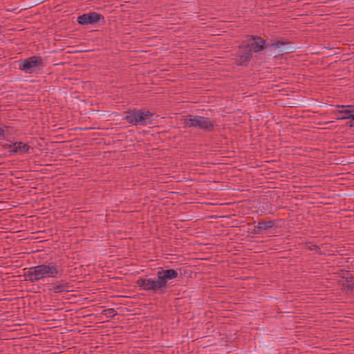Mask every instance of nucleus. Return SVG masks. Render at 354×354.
Masks as SVG:
<instances>
[{"instance_id": "nucleus-1", "label": "nucleus", "mask_w": 354, "mask_h": 354, "mask_svg": "<svg viewBox=\"0 0 354 354\" xmlns=\"http://www.w3.org/2000/svg\"><path fill=\"white\" fill-rule=\"evenodd\" d=\"M59 268L54 264H42L32 267L28 271V277L30 281H37L46 278H55L61 274Z\"/></svg>"}, {"instance_id": "nucleus-2", "label": "nucleus", "mask_w": 354, "mask_h": 354, "mask_svg": "<svg viewBox=\"0 0 354 354\" xmlns=\"http://www.w3.org/2000/svg\"><path fill=\"white\" fill-rule=\"evenodd\" d=\"M264 41L259 37H250L247 42L241 46L243 54L240 55L241 62L248 61L251 57L252 53L259 52L263 49Z\"/></svg>"}, {"instance_id": "nucleus-3", "label": "nucleus", "mask_w": 354, "mask_h": 354, "mask_svg": "<svg viewBox=\"0 0 354 354\" xmlns=\"http://www.w3.org/2000/svg\"><path fill=\"white\" fill-rule=\"evenodd\" d=\"M124 118L132 125H145L151 123L153 120V114L146 110L132 111L127 112Z\"/></svg>"}, {"instance_id": "nucleus-4", "label": "nucleus", "mask_w": 354, "mask_h": 354, "mask_svg": "<svg viewBox=\"0 0 354 354\" xmlns=\"http://www.w3.org/2000/svg\"><path fill=\"white\" fill-rule=\"evenodd\" d=\"M137 285L145 291L156 294H161L165 292V288L157 276L156 277L139 278L137 280Z\"/></svg>"}, {"instance_id": "nucleus-5", "label": "nucleus", "mask_w": 354, "mask_h": 354, "mask_svg": "<svg viewBox=\"0 0 354 354\" xmlns=\"http://www.w3.org/2000/svg\"><path fill=\"white\" fill-rule=\"evenodd\" d=\"M184 124L187 127L210 130L214 126V122L202 116L188 115L184 119Z\"/></svg>"}, {"instance_id": "nucleus-6", "label": "nucleus", "mask_w": 354, "mask_h": 354, "mask_svg": "<svg viewBox=\"0 0 354 354\" xmlns=\"http://www.w3.org/2000/svg\"><path fill=\"white\" fill-rule=\"evenodd\" d=\"M42 65V59L38 56H32L18 61L19 68L26 73H32L36 68Z\"/></svg>"}, {"instance_id": "nucleus-7", "label": "nucleus", "mask_w": 354, "mask_h": 354, "mask_svg": "<svg viewBox=\"0 0 354 354\" xmlns=\"http://www.w3.org/2000/svg\"><path fill=\"white\" fill-rule=\"evenodd\" d=\"M337 107L341 109L335 113L336 120L348 119L349 127H354V109H351L350 105H337Z\"/></svg>"}, {"instance_id": "nucleus-8", "label": "nucleus", "mask_w": 354, "mask_h": 354, "mask_svg": "<svg viewBox=\"0 0 354 354\" xmlns=\"http://www.w3.org/2000/svg\"><path fill=\"white\" fill-rule=\"evenodd\" d=\"M157 277L161 282L163 288L165 289L168 285L169 280L176 279L178 274L176 270L174 269H161L157 272Z\"/></svg>"}, {"instance_id": "nucleus-9", "label": "nucleus", "mask_w": 354, "mask_h": 354, "mask_svg": "<svg viewBox=\"0 0 354 354\" xmlns=\"http://www.w3.org/2000/svg\"><path fill=\"white\" fill-rule=\"evenodd\" d=\"M103 19L102 16L97 12H88L77 17V22L82 25L96 23Z\"/></svg>"}, {"instance_id": "nucleus-10", "label": "nucleus", "mask_w": 354, "mask_h": 354, "mask_svg": "<svg viewBox=\"0 0 354 354\" xmlns=\"http://www.w3.org/2000/svg\"><path fill=\"white\" fill-rule=\"evenodd\" d=\"M8 146L10 151L20 154L25 153L30 149V147L27 144L21 142H17Z\"/></svg>"}, {"instance_id": "nucleus-11", "label": "nucleus", "mask_w": 354, "mask_h": 354, "mask_svg": "<svg viewBox=\"0 0 354 354\" xmlns=\"http://www.w3.org/2000/svg\"><path fill=\"white\" fill-rule=\"evenodd\" d=\"M67 289V286L66 283H62L57 285H55L53 288V290L55 293L62 292Z\"/></svg>"}, {"instance_id": "nucleus-12", "label": "nucleus", "mask_w": 354, "mask_h": 354, "mask_svg": "<svg viewBox=\"0 0 354 354\" xmlns=\"http://www.w3.org/2000/svg\"><path fill=\"white\" fill-rule=\"evenodd\" d=\"M103 314L107 317H113L115 315V312L113 308H109L103 310Z\"/></svg>"}, {"instance_id": "nucleus-13", "label": "nucleus", "mask_w": 354, "mask_h": 354, "mask_svg": "<svg viewBox=\"0 0 354 354\" xmlns=\"http://www.w3.org/2000/svg\"><path fill=\"white\" fill-rule=\"evenodd\" d=\"M286 45V44L281 43V42L272 44L270 46V48L272 50H275L277 48H281V47H284Z\"/></svg>"}, {"instance_id": "nucleus-14", "label": "nucleus", "mask_w": 354, "mask_h": 354, "mask_svg": "<svg viewBox=\"0 0 354 354\" xmlns=\"http://www.w3.org/2000/svg\"><path fill=\"white\" fill-rule=\"evenodd\" d=\"M5 136V131L0 127V138L4 137Z\"/></svg>"}, {"instance_id": "nucleus-15", "label": "nucleus", "mask_w": 354, "mask_h": 354, "mask_svg": "<svg viewBox=\"0 0 354 354\" xmlns=\"http://www.w3.org/2000/svg\"><path fill=\"white\" fill-rule=\"evenodd\" d=\"M348 288H350V289H352L353 288V285H348Z\"/></svg>"}]
</instances>
